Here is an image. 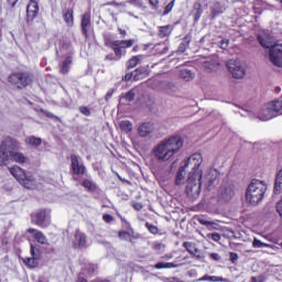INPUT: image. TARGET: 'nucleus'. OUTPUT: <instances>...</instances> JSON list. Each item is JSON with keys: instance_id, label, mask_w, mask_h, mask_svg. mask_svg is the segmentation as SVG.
Segmentation results:
<instances>
[{"instance_id": "obj_53", "label": "nucleus", "mask_w": 282, "mask_h": 282, "mask_svg": "<svg viewBox=\"0 0 282 282\" xmlns=\"http://www.w3.org/2000/svg\"><path fill=\"white\" fill-rule=\"evenodd\" d=\"M131 206H132V208H134V210H142V203L132 200Z\"/></svg>"}, {"instance_id": "obj_42", "label": "nucleus", "mask_w": 282, "mask_h": 282, "mask_svg": "<svg viewBox=\"0 0 282 282\" xmlns=\"http://www.w3.org/2000/svg\"><path fill=\"white\" fill-rule=\"evenodd\" d=\"M198 224H200V226H206V228H210V226H212V228H216L215 226H217V224L215 221H209L204 218H199Z\"/></svg>"}, {"instance_id": "obj_26", "label": "nucleus", "mask_w": 282, "mask_h": 282, "mask_svg": "<svg viewBox=\"0 0 282 282\" xmlns=\"http://www.w3.org/2000/svg\"><path fill=\"white\" fill-rule=\"evenodd\" d=\"M155 130V127L151 122H143L142 123V137L147 138V135H150V133H153Z\"/></svg>"}, {"instance_id": "obj_6", "label": "nucleus", "mask_w": 282, "mask_h": 282, "mask_svg": "<svg viewBox=\"0 0 282 282\" xmlns=\"http://www.w3.org/2000/svg\"><path fill=\"white\" fill-rule=\"evenodd\" d=\"M9 83L15 85L18 89H23V87L32 85V76L28 73H13L9 76Z\"/></svg>"}, {"instance_id": "obj_17", "label": "nucleus", "mask_w": 282, "mask_h": 282, "mask_svg": "<svg viewBox=\"0 0 282 282\" xmlns=\"http://www.w3.org/2000/svg\"><path fill=\"white\" fill-rule=\"evenodd\" d=\"M31 254L32 258H25L24 263L29 265V268H36L39 265V254L36 253L34 245H31Z\"/></svg>"}, {"instance_id": "obj_54", "label": "nucleus", "mask_w": 282, "mask_h": 282, "mask_svg": "<svg viewBox=\"0 0 282 282\" xmlns=\"http://www.w3.org/2000/svg\"><path fill=\"white\" fill-rule=\"evenodd\" d=\"M191 254H193L195 259H204V254L199 251V249H195L194 253H191Z\"/></svg>"}, {"instance_id": "obj_40", "label": "nucleus", "mask_w": 282, "mask_h": 282, "mask_svg": "<svg viewBox=\"0 0 282 282\" xmlns=\"http://www.w3.org/2000/svg\"><path fill=\"white\" fill-rule=\"evenodd\" d=\"M109 45L113 50L115 56L118 58V61H120V58L122 56V47L121 46H115L113 44H111V42H109Z\"/></svg>"}, {"instance_id": "obj_37", "label": "nucleus", "mask_w": 282, "mask_h": 282, "mask_svg": "<svg viewBox=\"0 0 282 282\" xmlns=\"http://www.w3.org/2000/svg\"><path fill=\"white\" fill-rule=\"evenodd\" d=\"M135 94H138L137 88L130 89L124 98L128 102H131L135 98Z\"/></svg>"}, {"instance_id": "obj_64", "label": "nucleus", "mask_w": 282, "mask_h": 282, "mask_svg": "<svg viewBox=\"0 0 282 282\" xmlns=\"http://www.w3.org/2000/svg\"><path fill=\"white\" fill-rule=\"evenodd\" d=\"M272 118H274V116H270V117H262L261 120H272Z\"/></svg>"}, {"instance_id": "obj_4", "label": "nucleus", "mask_w": 282, "mask_h": 282, "mask_svg": "<svg viewBox=\"0 0 282 282\" xmlns=\"http://www.w3.org/2000/svg\"><path fill=\"white\" fill-rule=\"evenodd\" d=\"M11 175L21 184L24 186V188L34 189L36 188V181L34 177L28 175L25 173V170L21 169L19 165H13L9 169Z\"/></svg>"}, {"instance_id": "obj_48", "label": "nucleus", "mask_w": 282, "mask_h": 282, "mask_svg": "<svg viewBox=\"0 0 282 282\" xmlns=\"http://www.w3.org/2000/svg\"><path fill=\"white\" fill-rule=\"evenodd\" d=\"M229 261H231V263H237V261H239V254L237 252H230Z\"/></svg>"}, {"instance_id": "obj_55", "label": "nucleus", "mask_w": 282, "mask_h": 282, "mask_svg": "<svg viewBox=\"0 0 282 282\" xmlns=\"http://www.w3.org/2000/svg\"><path fill=\"white\" fill-rule=\"evenodd\" d=\"M150 6H152V8H154L155 10H158V8H160V0H149Z\"/></svg>"}, {"instance_id": "obj_23", "label": "nucleus", "mask_w": 282, "mask_h": 282, "mask_svg": "<svg viewBox=\"0 0 282 282\" xmlns=\"http://www.w3.org/2000/svg\"><path fill=\"white\" fill-rule=\"evenodd\" d=\"M173 32V26L171 24L159 26V37L166 39V36H171Z\"/></svg>"}, {"instance_id": "obj_35", "label": "nucleus", "mask_w": 282, "mask_h": 282, "mask_svg": "<svg viewBox=\"0 0 282 282\" xmlns=\"http://www.w3.org/2000/svg\"><path fill=\"white\" fill-rule=\"evenodd\" d=\"M140 63V55L133 56L127 62L128 69H133Z\"/></svg>"}, {"instance_id": "obj_25", "label": "nucleus", "mask_w": 282, "mask_h": 282, "mask_svg": "<svg viewBox=\"0 0 282 282\" xmlns=\"http://www.w3.org/2000/svg\"><path fill=\"white\" fill-rule=\"evenodd\" d=\"M194 12V21L197 22L199 19H202V14L204 13V10L202 9V3L195 2L193 7Z\"/></svg>"}, {"instance_id": "obj_31", "label": "nucleus", "mask_w": 282, "mask_h": 282, "mask_svg": "<svg viewBox=\"0 0 282 282\" xmlns=\"http://www.w3.org/2000/svg\"><path fill=\"white\" fill-rule=\"evenodd\" d=\"M198 281L225 282L226 279H224L223 276L205 274Z\"/></svg>"}, {"instance_id": "obj_7", "label": "nucleus", "mask_w": 282, "mask_h": 282, "mask_svg": "<svg viewBox=\"0 0 282 282\" xmlns=\"http://www.w3.org/2000/svg\"><path fill=\"white\" fill-rule=\"evenodd\" d=\"M269 61L275 67H282V44H274L270 47Z\"/></svg>"}, {"instance_id": "obj_46", "label": "nucleus", "mask_w": 282, "mask_h": 282, "mask_svg": "<svg viewBox=\"0 0 282 282\" xmlns=\"http://www.w3.org/2000/svg\"><path fill=\"white\" fill-rule=\"evenodd\" d=\"M208 239H212L213 241L219 242L221 241V234L219 232H213L207 235Z\"/></svg>"}, {"instance_id": "obj_38", "label": "nucleus", "mask_w": 282, "mask_h": 282, "mask_svg": "<svg viewBox=\"0 0 282 282\" xmlns=\"http://www.w3.org/2000/svg\"><path fill=\"white\" fill-rule=\"evenodd\" d=\"M258 41H259V44L261 45V47H264L267 50L272 47V44H270V41L265 40V37H263V35H258Z\"/></svg>"}, {"instance_id": "obj_47", "label": "nucleus", "mask_w": 282, "mask_h": 282, "mask_svg": "<svg viewBox=\"0 0 282 282\" xmlns=\"http://www.w3.org/2000/svg\"><path fill=\"white\" fill-rule=\"evenodd\" d=\"M119 239L131 241V234L129 231H119Z\"/></svg>"}, {"instance_id": "obj_28", "label": "nucleus", "mask_w": 282, "mask_h": 282, "mask_svg": "<svg viewBox=\"0 0 282 282\" xmlns=\"http://www.w3.org/2000/svg\"><path fill=\"white\" fill-rule=\"evenodd\" d=\"M64 21H65L66 25H68L69 28H72L74 25V10L68 9L64 13Z\"/></svg>"}, {"instance_id": "obj_27", "label": "nucleus", "mask_w": 282, "mask_h": 282, "mask_svg": "<svg viewBox=\"0 0 282 282\" xmlns=\"http://www.w3.org/2000/svg\"><path fill=\"white\" fill-rule=\"evenodd\" d=\"M186 171V166H181L176 173L175 184L176 186H182L184 184V172Z\"/></svg>"}, {"instance_id": "obj_60", "label": "nucleus", "mask_w": 282, "mask_h": 282, "mask_svg": "<svg viewBox=\"0 0 282 282\" xmlns=\"http://www.w3.org/2000/svg\"><path fill=\"white\" fill-rule=\"evenodd\" d=\"M9 6H11V8H14V6H17V3H19V0H8Z\"/></svg>"}, {"instance_id": "obj_50", "label": "nucleus", "mask_w": 282, "mask_h": 282, "mask_svg": "<svg viewBox=\"0 0 282 282\" xmlns=\"http://www.w3.org/2000/svg\"><path fill=\"white\" fill-rule=\"evenodd\" d=\"M228 43H230V40L224 39V40H221V41L219 42V47H220L221 50H226V48L228 47Z\"/></svg>"}, {"instance_id": "obj_22", "label": "nucleus", "mask_w": 282, "mask_h": 282, "mask_svg": "<svg viewBox=\"0 0 282 282\" xmlns=\"http://www.w3.org/2000/svg\"><path fill=\"white\" fill-rule=\"evenodd\" d=\"M281 192H282V169L276 174L274 188H273V193L275 195H281Z\"/></svg>"}, {"instance_id": "obj_34", "label": "nucleus", "mask_w": 282, "mask_h": 282, "mask_svg": "<svg viewBox=\"0 0 282 282\" xmlns=\"http://www.w3.org/2000/svg\"><path fill=\"white\" fill-rule=\"evenodd\" d=\"M70 65H72V57L68 56V57H66V59L62 64L61 74H68Z\"/></svg>"}, {"instance_id": "obj_39", "label": "nucleus", "mask_w": 282, "mask_h": 282, "mask_svg": "<svg viewBox=\"0 0 282 282\" xmlns=\"http://www.w3.org/2000/svg\"><path fill=\"white\" fill-rule=\"evenodd\" d=\"M173 8H175V0H171V2L166 4L163 11V17L171 14V12H173Z\"/></svg>"}, {"instance_id": "obj_43", "label": "nucleus", "mask_w": 282, "mask_h": 282, "mask_svg": "<svg viewBox=\"0 0 282 282\" xmlns=\"http://www.w3.org/2000/svg\"><path fill=\"white\" fill-rule=\"evenodd\" d=\"M253 248H270L269 243L262 242L261 240L254 238L252 241Z\"/></svg>"}, {"instance_id": "obj_29", "label": "nucleus", "mask_w": 282, "mask_h": 282, "mask_svg": "<svg viewBox=\"0 0 282 282\" xmlns=\"http://www.w3.org/2000/svg\"><path fill=\"white\" fill-rule=\"evenodd\" d=\"M119 127L121 131H124V133H131V131H133V123L129 120L120 121Z\"/></svg>"}, {"instance_id": "obj_58", "label": "nucleus", "mask_w": 282, "mask_h": 282, "mask_svg": "<svg viewBox=\"0 0 282 282\" xmlns=\"http://www.w3.org/2000/svg\"><path fill=\"white\" fill-rule=\"evenodd\" d=\"M153 249L154 250H162V243L161 242H154L153 243Z\"/></svg>"}, {"instance_id": "obj_10", "label": "nucleus", "mask_w": 282, "mask_h": 282, "mask_svg": "<svg viewBox=\"0 0 282 282\" xmlns=\"http://www.w3.org/2000/svg\"><path fill=\"white\" fill-rule=\"evenodd\" d=\"M227 69L230 72L234 78H243L246 76V69L241 67V64L238 61L230 59L227 63Z\"/></svg>"}, {"instance_id": "obj_5", "label": "nucleus", "mask_w": 282, "mask_h": 282, "mask_svg": "<svg viewBox=\"0 0 282 282\" xmlns=\"http://www.w3.org/2000/svg\"><path fill=\"white\" fill-rule=\"evenodd\" d=\"M204 172L189 173L186 185V194L188 197H199L202 193V177Z\"/></svg>"}, {"instance_id": "obj_44", "label": "nucleus", "mask_w": 282, "mask_h": 282, "mask_svg": "<svg viewBox=\"0 0 282 282\" xmlns=\"http://www.w3.org/2000/svg\"><path fill=\"white\" fill-rule=\"evenodd\" d=\"M181 78L187 82L193 80V73L188 69H184L181 72Z\"/></svg>"}, {"instance_id": "obj_52", "label": "nucleus", "mask_w": 282, "mask_h": 282, "mask_svg": "<svg viewBox=\"0 0 282 282\" xmlns=\"http://www.w3.org/2000/svg\"><path fill=\"white\" fill-rule=\"evenodd\" d=\"M102 219L106 224H111V221H113V216H111L110 214H105L102 216Z\"/></svg>"}, {"instance_id": "obj_9", "label": "nucleus", "mask_w": 282, "mask_h": 282, "mask_svg": "<svg viewBox=\"0 0 282 282\" xmlns=\"http://www.w3.org/2000/svg\"><path fill=\"white\" fill-rule=\"evenodd\" d=\"M202 162H204L202 153H194L185 161L184 166L185 169L186 166H192V172L189 173H203V171L199 169V166H202Z\"/></svg>"}, {"instance_id": "obj_36", "label": "nucleus", "mask_w": 282, "mask_h": 282, "mask_svg": "<svg viewBox=\"0 0 282 282\" xmlns=\"http://www.w3.org/2000/svg\"><path fill=\"white\" fill-rule=\"evenodd\" d=\"M183 248H185V250H186L189 254H195V250H197V248H195V243L189 242V241L183 242Z\"/></svg>"}, {"instance_id": "obj_20", "label": "nucleus", "mask_w": 282, "mask_h": 282, "mask_svg": "<svg viewBox=\"0 0 282 282\" xmlns=\"http://www.w3.org/2000/svg\"><path fill=\"white\" fill-rule=\"evenodd\" d=\"M134 43H135V40H116V41H111V45H115L116 47H121L122 50L133 47Z\"/></svg>"}, {"instance_id": "obj_32", "label": "nucleus", "mask_w": 282, "mask_h": 282, "mask_svg": "<svg viewBox=\"0 0 282 282\" xmlns=\"http://www.w3.org/2000/svg\"><path fill=\"white\" fill-rule=\"evenodd\" d=\"M219 14H224V8H221V3L217 2L212 9V19H217Z\"/></svg>"}, {"instance_id": "obj_59", "label": "nucleus", "mask_w": 282, "mask_h": 282, "mask_svg": "<svg viewBox=\"0 0 282 282\" xmlns=\"http://www.w3.org/2000/svg\"><path fill=\"white\" fill-rule=\"evenodd\" d=\"M113 96V90H108L106 94V100H109Z\"/></svg>"}, {"instance_id": "obj_13", "label": "nucleus", "mask_w": 282, "mask_h": 282, "mask_svg": "<svg viewBox=\"0 0 282 282\" xmlns=\"http://www.w3.org/2000/svg\"><path fill=\"white\" fill-rule=\"evenodd\" d=\"M47 214L45 209H40L31 216L32 224H35V226H39L40 228H47V224H45Z\"/></svg>"}, {"instance_id": "obj_61", "label": "nucleus", "mask_w": 282, "mask_h": 282, "mask_svg": "<svg viewBox=\"0 0 282 282\" xmlns=\"http://www.w3.org/2000/svg\"><path fill=\"white\" fill-rule=\"evenodd\" d=\"M115 175L118 177V180H120V182H127V184H129V181L122 178V176H120V174H118V172H115Z\"/></svg>"}, {"instance_id": "obj_57", "label": "nucleus", "mask_w": 282, "mask_h": 282, "mask_svg": "<svg viewBox=\"0 0 282 282\" xmlns=\"http://www.w3.org/2000/svg\"><path fill=\"white\" fill-rule=\"evenodd\" d=\"M105 61H118V58H117L113 54H108V55L105 57Z\"/></svg>"}, {"instance_id": "obj_41", "label": "nucleus", "mask_w": 282, "mask_h": 282, "mask_svg": "<svg viewBox=\"0 0 282 282\" xmlns=\"http://www.w3.org/2000/svg\"><path fill=\"white\" fill-rule=\"evenodd\" d=\"M145 228L149 230V232H151V235H158L160 232L158 226L150 223H145Z\"/></svg>"}, {"instance_id": "obj_24", "label": "nucleus", "mask_w": 282, "mask_h": 282, "mask_svg": "<svg viewBox=\"0 0 282 282\" xmlns=\"http://www.w3.org/2000/svg\"><path fill=\"white\" fill-rule=\"evenodd\" d=\"M133 78V80H140L142 78V69L137 68L133 73H128L124 75V80L129 82Z\"/></svg>"}, {"instance_id": "obj_45", "label": "nucleus", "mask_w": 282, "mask_h": 282, "mask_svg": "<svg viewBox=\"0 0 282 282\" xmlns=\"http://www.w3.org/2000/svg\"><path fill=\"white\" fill-rule=\"evenodd\" d=\"M96 270H98V267L96 264H87L85 267V272L88 274V276H91V274H94Z\"/></svg>"}, {"instance_id": "obj_3", "label": "nucleus", "mask_w": 282, "mask_h": 282, "mask_svg": "<svg viewBox=\"0 0 282 282\" xmlns=\"http://www.w3.org/2000/svg\"><path fill=\"white\" fill-rule=\"evenodd\" d=\"M268 185L263 181L252 180L246 191V200L251 206H257L263 202Z\"/></svg>"}, {"instance_id": "obj_49", "label": "nucleus", "mask_w": 282, "mask_h": 282, "mask_svg": "<svg viewBox=\"0 0 282 282\" xmlns=\"http://www.w3.org/2000/svg\"><path fill=\"white\" fill-rule=\"evenodd\" d=\"M79 111L80 113H83V116H91V110H89V108L85 107V106H82L79 107Z\"/></svg>"}, {"instance_id": "obj_62", "label": "nucleus", "mask_w": 282, "mask_h": 282, "mask_svg": "<svg viewBox=\"0 0 282 282\" xmlns=\"http://www.w3.org/2000/svg\"><path fill=\"white\" fill-rule=\"evenodd\" d=\"M118 30H119V34H121V39H124V36H127V31L122 29H118Z\"/></svg>"}, {"instance_id": "obj_16", "label": "nucleus", "mask_w": 282, "mask_h": 282, "mask_svg": "<svg viewBox=\"0 0 282 282\" xmlns=\"http://www.w3.org/2000/svg\"><path fill=\"white\" fill-rule=\"evenodd\" d=\"M36 14H39V3L36 1L31 0L30 4L26 7V21H34L36 19Z\"/></svg>"}, {"instance_id": "obj_30", "label": "nucleus", "mask_w": 282, "mask_h": 282, "mask_svg": "<svg viewBox=\"0 0 282 282\" xmlns=\"http://www.w3.org/2000/svg\"><path fill=\"white\" fill-rule=\"evenodd\" d=\"M82 186H84L86 191H90V192L98 189V185L94 181L87 180V178L83 181Z\"/></svg>"}, {"instance_id": "obj_63", "label": "nucleus", "mask_w": 282, "mask_h": 282, "mask_svg": "<svg viewBox=\"0 0 282 282\" xmlns=\"http://www.w3.org/2000/svg\"><path fill=\"white\" fill-rule=\"evenodd\" d=\"M46 116H47V118H57V117L54 116V113H52V112H47Z\"/></svg>"}, {"instance_id": "obj_12", "label": "nucleus", "mask_w": 282, "mask_h": 282, "mask_svg": "<svg viewBox=\"0 0 282 282\" xmlns=\"http://www.w3.org/2000/svg\"><path fill=\"white\" fill-rule=\"evenodd\" d=\"M74 237H75L73 241L74 248H76L77 250H83L87 248V235L85 232L80 231V229H77L75 231Z\"/></svg>"}, {"instance_id": "obj_1", "label": "nucleus", "mask_w": 282, "mask_h": 282, "mask_svg": "<svg viewBox=\"0 0 282 282\" xmlns=\"http://www.w3.org/2000/svg\"><path fill=\"white\" fill-rule=\"evenodd\" d=\"M19 141L10 137L6 138L0 143V166H8L11 162L17 164H28L30 158L25 156L23 152H19Z\"/></svg>"}, {"instance_id": "obj_51", "label": "nucleus", "mask_w": 282, "mask_h": 282, "mask_svg": "<svg viewBox=\"0 0 282 282\" xmlns=\"http://www.w3.org/2000/svg\"><path fill=\"white\" fill-rule=\"evenodd\" d=\"M209 259H212L213 261H221V256H219V253L217 252H213L209 253Z\"/></svg>"}, {"instance_id": "obj_15", "label": "nucleus", "mask_w": 282, "mask_h": 282, "mask_svg": "<svg viewBox=\"0 0 282 282\" xmlns=\"http://www.w3.org/2000/svg\"><path fill=\"white\" fill-rule=\"evenodd\" d=\"M80 28H82V34L85 35V39H89V30H91V13L90 12H86L83 14Z\"/></svg>"}, {"instance_id": "obj_2", "label": "nucleus", "mask_w": 282, "mask_h": 282, "mask_svg": "<svg viewBox=\"0 0 282 282\" xmlns=\"http://www.w3.org/2000/svg\"><path fill=\"white\" fill-rule=\"evenodd\" d=\"M182 147H184L182 137H170L156 145L154 149V158H156L159 162H169L175 153H180Z\"/></svg>"}, {"instance_id": "obj_56", "label": "nucleus", "mask_w": 282, "mask_h": 282, "mask_svg": "<svg viewBox=\"0 0 282 282\" xmlns=\"http://www.w3.org/2000/svg\"><path fill=\"white\" fill-rule=\"evenodd\" d=\"M276 210H278L280 217H282V200L278 202V204H276Z\"/></svg>"}, {"instance_id": "obj_33", "label": "nucleus", "mask_w": 282, "mask_h": 282, "mask_svg": "<svg viewBox=\"0 0 282 282\" xmlns=\"http://www.w3.org/2000/svg\"><path fill=\"white\" fill-rule=\"evenodd\" d=\"M25 142L28 144H30V147H41L43 140H41V138H36V137H28L25 139Z\"/></svg>"}, {"instance_id": "obj_19", "label": "nucleus", "mask_w": 282, "mask_h": 282, "mask_svg": "<svg viewBox=\"0 0 282 282\" xmlns=\"http://www.w3.org/2000/svg\"><path fill=\"white\" fill-rule=\"evenodd\" d=\"M28 232L30 235H33L35 241H37V243H41L42 246H46L47 243V237H45V234H43L42 231H39L34 228H29Z\"/></svg>"}, {"instance_id": "obj_11", "label": "nucleus", "mask_w": 282, "mask_h": 282, "mask_svg": "<svg viewBox=\"0 0 282 282\" xmlns=\"http://www.w3.org/2000/svg\"><path fill=\"white\" fill-rule=\"evenodd\" d=\"M188 257H178L174 262H158L154 268L155 270H173V268H181V265H185L184 262Z\"/></svg>"}, {"instance_id": "obj_14", "label": "nucleus", "mask_w": 282, "mask_h": 282, "mask_svg": "<svg viewBox=\"0 0 282 282\" xmlns=\"http://www.w3.org/2000/svg\"><path fill=\"white\" fill-rule=\"evenodd\" d=\"M235 197V185H227L220 188L218 194L219 202H230Z\"/></svg>"}, {"instance_id": "obj_18", "label": "nucleus", "mask_w": 282, "mask_h": 282, "mask_svg": "<svg viewBox=\"0 0 282 282\" xmlns=\"http://www.w3.org/2000/svg\"><path fill=\"white\" fill-rule=\"evenodd\" d=\"M169 53V43L161 42L152 47V54L154 56H162Z\"/></svg>"}, {"instance_id": "obj_8", "label": "nucleus", "mask_w": 282, "mask_h": 282, "mask_svg": "<svg viewBox=\"0 0 282 282\" xmlns=\"http://www.w3.org/2000/svg\"><path fill=\"white\" fill-rule=\"evenodd\" d=\"M70 169L74 175L83 176L87 173L85 163L80 161V156L76 154L70 155Z\"/></svg>"}, {"instance_id": "obj_21", "label": "nucleus", "mask_w": 282, "mask_h": 282, "mask_svg": "<svg viewBox=\"0 0 282 282\" xmlns=\"http://www.w3.org/2000/svg\"><path fill=\"white\" fill-rule=\"evenodd\" d=\"M191 41H193V35L186 34L183 37V41L181 42V44L178 45L177 52H180V54H184V52L188 50V45H191Z\"/></svg>"}]
</instances>
